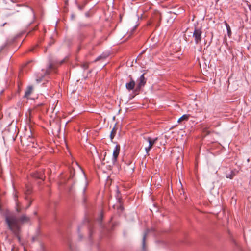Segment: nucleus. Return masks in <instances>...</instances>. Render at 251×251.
Wrapping results in <instances>:
<instances>
[{"mask_svg":"<svg viewBox=\"0 0 251 251\" xmlns=\"http://www.w3.org/2000/svg\"><path fill=\"white\" fill-rule=\"evenodd\" d=\"M5 222L8 229L14 234L18 240L20 241V234L21 232V224L27 223L30 218L25 214H22L19 217L13 213H8L5 214Z\"/></svg>","mask_w":251,"mask_h":251,"instance_id":"obj_1","label":"nucleus"},{"mask_svg":"<svg viewBox=\"0 0 251 251\" xmlns=\"http://www.w3.org/2000/svg\"><path fill=\"white\" fill-rule=\"evenodd\" d=\"M202 31L201 29L195 28L193 34L196 44L199 43L201 40Z\"/></svg>","mask_w":251,"mask_h":251,"instance_id":"obj_2","label":"nucleus"},{"mask_svg":"<svg viewBox=\"0 0 251 251\" xmlns=\"http://www.w3.org/2000/svg\"><path fill=\"white\" fill-rule=\"evenodd\" d=\"M137 84L136 87V90H139L144 87L146 83V79L144 77V74H143L137 80Z\"/></svg>","mask_w":251,"mask_h":251,"instance_id":"obj_3","label":"nucleus"},{"mask_svg":"<svg viewBox=\"0 0 251 251\" xmlns=\"http://www.w3.org/2000/svg\"><path fill=\"white\" fill-rule=\"evenodd\" d=\"M120 151V146L119 145H116L114 147L113 155H112V163L114 164L117 161V157L119 155Z\"/></svg>","mask_w":251,"mask_h":251,"instance_id":"obj_4","label":"nucleus"},{"mask_svg":"<svg viewBox=\"0 0 251 251\" xmlns=\"http://www.w3.org/2000/svg\"><path fill=\"white\" fill-rule=\"evenodd\" d=\"M116 191H117V192H116V195L115 197H116L117 202L119 203V205H117V207L118 210L119 211H120L122 212L124 209V207L121 204V197L119 195L120 191L118 188H117Z\"/></svg>","mask_w":251,"mask_h":251,"instance_id":"obj_5","label":"nucleus"},{"mask_svg":"<svg viewBox=\"0 0 251 251\" xmlns=\"http://www.w3.org/2000/svg\"><path fill=\"white\" fill-rule=\"evenodd\" d=\"M149 232V229H147L146 231L144 233L142 240V251H147L146 247V237L148 233Z\"/></svg>","mask_w":251,"mask_h":251,"instance_id":"obj_6","label":"nucleus"},{"mask_svg":"<svg viewBox=\"0 0 251 251\" xmlns=\"http://www.w3.org/2000/svg\"><path fill=\"white\" fill-rule=\"evenodd\" d=\"M135 85V83L134 80L132 78H131L130 82L126 83V87L128 90H132L134 89Z\"/></svg>","mask_w":251,"mask_h":251,"instance_id":"obj_7","label":"nucleus"},{"mask_svg":"<svg viewBox=\"0 0 251 251\" xmlns=\"http://www.w3.org/2000/svg\"><path fill=\"white\" fill-rule=\"evenodd\" d=\"M108 54L107 53H102L95 59V62H97L100 60L105 59L108 57Z\"/></svg>","mask_w":251,"mask_h":251,"instance_id":"obj_8","label":"nucleus"},{"mask_svg":"<svg viewBox=\"0 0 251 251\" xmlns=\"http://www.w3.org/2000/svg\"><path fill=\"white\" fill-rule=\"evenodd\" d=\"M33 88L31 86H29L27 87L26 90L25 91L24 97H27L29 95H30L32 91Z\"/></svg>","mask_w":251,"mask_h":251,"instance_id":"obj_9","label":"nucleus"},{"mask_svg":"<svg viewBox=\"0 0 251 251\" xmlns=\"http://www.w3.org/2000/svg\"><path fill=\"white\" fill-rule=\"evenodd\" d=\"M14 197L16 201L15 210L18 213H20L21 212L22 208L21 207H19V202L17 201V196L16 195H15Z\"/></svg>","mask_w":251,"mask_h":251,"instance_id":"obj_10","label":"nucleus"},{"mask_svg":"<svg viewBox=\"0 0 251 251\" xmlns=\"http://www.w3.org/2000/svg\"><path fill=\"white\" fill-rule=\"evenodd\" d=\"M189 115L184 114L177 120L178 123H180L182 121H187L189 119Z\"/></svg>","mask_w":251,"mask_h":251,"instance_id":"obj_11","label":"nucleus"},{"mask_svg":"<svg viewBox=\"0 0 251 251\" xmlns=\"http://www.w3.org/2000/svg\"><path fill=\"white\" fill-rule=\"evenodd\" d=\"M157 140V138H155L153 139H151V138L150 137H148L147 139V141L149 142V145H151V147H152V146L156 142Z\"/></svg>","mask_w":251,"mask_h":251,"instance_id":"obj_12","label":"nucleus"},{"mask_svg":"<svg viewBox=\"0 0 251 251\" xmlns=\"http://www.w3.org/2000/svg\"><path fill=\"white\" fill-rule=\"evenodd\" d=\"M235 175V172L233 171H231L230 172L226 173V178L232 179Z\"/></svg>","mask_w":251,"mask_h":251,"instance_id":"obj_13","label":"nucleus"},{"mask_svg":"<svg viewBox=\"0 0 251 251\" xmlns=\"http://www.w3.org/2000/svg\"><path fill=\"white\" fill-rule=\"evenodd\" d=\"M225 25H226V28L227 32V35H228V37H230L231 36V30L230 26L226 22L225 23Z\"/></svg>","mask_w":251,"mask_h":251,"instance_id":"obj_14","label":"nucleus"},{"mask_svg":"<svg viewBox=\"0 0 251 251\" xmlns=\"http://www.w3.org/2000/svg\"><path fill=\"white\" fill-rule=\"evenodd\" d=\"M54 68V67L53 66V65L51 63H50L49 66H48V67L46 71V75H48L49 74V72H50V70H51V69H53Z\"/></svg>","mask_w":251,"mask_h":251,"instance_id":"obj_15","label":"nucleus"},{"mask_svg":"<svg viewBox=\"0 0 251 251\" xmlns=\"http://www.w3.org/2000/svg\"><path fill=\"white\" fill-rule=\"evenodd\" d=\"M33 176L37 178L43 179V176L41 174H39L38 173L34 174L33 175Z\"/></svg>","mask_w":251,"mask_h":251,"instance_id":"obj_16","label":"nucleus"},{"mask_svg":"<svg viewBox=\"0 0 251 251\" xmlns=\"http://www.w3.org/2000/svg\"><path fill=\"white\" fill-rule=\"evenodd\" d=\"M114 130H115V127H114L111 132V134H110V139L111 140H112L115 136V133H114Z\"/></svg>","mask_w":251,"mask_h":251,"instance_id":"obj_17","label":"nucleus"},{"mask_svg":"<svg viewBox=\"0 0 251 251\" xmlns=\"http://www.w3.org/2000/svg\"><path fill=\"white\" fill-rule=\"evenodd\" d=\"M151 145H149L148 147L145 148V151L148 154L150 150L151 149Z\"/></svg>","mask_w":251,"mask_h":251,"instance_id":"obj_18","label":"nucleus"},{"mask_svg":"<svg viewBox=\"0 0 251 251\" xmlns=\"http://www.w3.org/2000/svg\"><path fill=\"white\" fill-rule=\"evenodd\" d=\"M81 67L84 70H86L88 68V65L87 64H83Z\"/></svg>","mask_w":251,"mask_h":251,"instance_id":"obj_19","label":"nucleus"},{"mask_svg":"<svg viewBox=\"0 0 251 251\" xmlns=\"http://www.w3.org/2000/svg\"><path fill=\"white\" fill-rule=\"evenodd\" d=\"M6 44H4L0 47V52L3 50V49L5 47Z\"/></svg>","mask_w":251,"mask_h":251,"instance_id":"obj_20","label":"nucleus"},{"mask_svg":"<svg viewBox=\"0 0 251 251\" xmlns=\"http://www.w3.org/2000/svg\"><path fill=\"white\" fill-rule=\"evenodd\" d=\"M138 25V24H137L136 25L133 27V28L131 30V32H133L134 31V30L136 28V27H137V26Z\"/></svg>","mask_w":251,"mask_h":251,"instance_id":"obj_21","label":"nucleus"},{"mask_svg":"<svg viewBox=\"0 0 251 251\" xmlns=\"http://www.w3.org/2000/svg\"><path fill=\"white\" fill-rule=\"evenodd\" d=\"M102 217H103V216H102V214H101L100 217L98 219V221L99 222H101V221L102 220Z\"/></svg>","mask_w":251,"mask_h":251,"instance_id":"obj_22","label":"nucleus"},{"mask_svg":"<svg viewBox=\"0 0 251 251\" xmlns=\"http://www.w3.org/2000/svg\"><path fill=\"white\" fill-rule=\"evenodd\" d=\"M31 201H29V204H28V206H27L26 207H25V210L27 209L29 206L31 205Z\"/></svg>","mask_w":251,"mask_h":251,"instance_id":"obj_23","label":"nucleus"},{"mask_svg":"<svg viewBox=\"0 0 251 251\" xmlns=\"http://www.w3.org/2000/svg\"><path fill=\"white\" fill-rule=\"evenodd\" d=\"M41 81H42V79L41 78H37V79H36V81L38 83L40 82Z\"/></svg>","mask_w":251,"mask_h":251,"instance_id":"obj_24","label":"nucleus"},{"mask_svg":"<svg viewBox=\"0 0 251 251\" xmlns=\"http://www.w3.org/2000/svg\"><path fill=\"white\" fill-rule=\"evenodd\" d=\"M26 193L27 194H28L30 193V190L29 188H27V192Z\"/></svg>","mask_w":251,"mask_h":251,"instance_id":"obj_25","label":"nucleus"},{"mask_svg":"<svg viewBox=\"0 0 251 251\" xmlns=\"http://www.w3.org/2000/svg\"><path fill=\"white\" fill-rule=\"evenodd\" d=\"M78 8H79L80 10H83V6H80V5H79V6H78Z\"/></svg>","mask_w":251,"mask_h":251,"instance_id":"obj_26","label":"nucleus"},{"mask_svg":"<svg viewBox=\"0 0 251 251\" xmlns=\"http://www.w3.org/2000/svg\"><path fill=\"white\" fill-rule=\"evenodd\" d=\"M31 11H32V14H33V17H34V18H35V14H34V13L33 11V10H32V9H31Z\"/></svg>","mask_w":251,"mask_h":251,"instance_id":"obj_27","label":"nucleus"},{"mask_svg":"<svg viewBox=\"0 0 251 251\" xmlns=\"http://www.w3.org/2000/svg\"><path fill=\"white\" fill-rule=\"evenodd\" d=\"M80 26H86V25H82L81 24H80Z\"/></svg>","mask_w":251,"mask_h":251,"instance_id":"obj_28","label":"nucleus"},{"mask_svg":"<svg viewBox=\"0 0 251 251\" xmlns=\"http://www.w3.org/2000/svg\"><path fill=\"white\" fill-rule=\"evenodd\" d=\"M79 236L80 239L82 238V236L80 234L79 235Z\"/></svg>","mask_w":251,"mask_h":251,"instance_id":"obj_29","label":"nucleus"},{"mask_svg":"<svg viewBox=\"0 0 251 251\" xmlns=\"http://www.w3.org/2000/svg\"><path fill=\"white\" fill-rule=\"evenodd\" d=\"M6 24V23H5L4 24H2V25H1L2 26H3L5 24Z\"/></svg>","mask_w":251,"mask_h":251,"instance_id":"obj_30","label":"nucleus"},{"mask_svg":"<svg viewBox=\"0 0 251 251\" xmlns=\"http://www.w3.org/2000/svg\"><path fill=\"white\" fill-rule=\"evenodd\" d=\"M79 231H80V228H79V227H78V232H79Z\"/></svg>","mask_w":251,"mask_h":251,"instance_id":"obj_31","label":"nucleus"},{"mask_svg":"<svg viewBox=\"0 0 251 251\" xmlns=\"http://www.w3.org/2000/svg\"><path fill=\"white\" fill-rule=\"evenodd\" d=\"M70 249H71V250H72V247H71V245L70 246Z\"/></svg>","mask_w":251,"mask_h":251,"instance_id":"obj_32","label":"nucleus"},{"mask_svg":"<svg viewBox=\"0 0 251 251\" xmlns=\"http://www.w3.org/2000/svg\"><path fill=\"white\" fill-rule=\"evenodd\" d=\"M37 214V212H34V215H36Z\"/></svg>","mask_w":251,"mask_h":251,"instance_id":"obj_33","label":"nucleus"}]
</instances>
